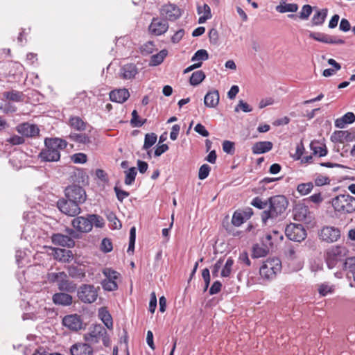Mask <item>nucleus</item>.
<instances>
[{"instance_id":"60","label":"nucleus","mask_w":355,"mask_h":355,"mask_svg":"<svg viewBox=\"0 0 355 355\" xmlns=\"http://www.w3.org/2000/svg\"><path fill=\"white\" fill-rule=\"evenodd\" d=\"M114 190L116 193L117 200L121 202H122L125 198H126L127 197H128L130 196L129 192L121 189L117 186H115L114 187Z\"/></svg>"},{"instance_id":"64","label":"nucleus","mask_w":355,"mask_h":355,"mask_svg":"<svg viewBox=\"0 0 355 355\" xmlns=\"http://www.w3.org/2000/svg\"><path fill=\"white\" fill-rule=\"evenodd\" d=\"M194 130L196 132H198L199 135H200L201 136L205 137H207L209 135V132H208V130L201 123H198L195 126Z\"/></svg>"},{"instance_id":"51","label":"nucleus","mask_w":355,"mask_h":355,"mask_svg":"<svg viewBox=\"0 0 355 355\" xmlns=\"http://www.w3.org/2000/svg\"><path fill=\"white\" fill-rule=\"evenodd\" d=\"M313 11V8L309 4L304 5L302 8V10L300 12L299 17L302 20H306L309 19V16L311 15Z\"/></svg>"},{"instance_id":"15","label":"nucleus","mask_w":355,"mask_h":355,"mask_svg":"<svg viewBox=\"0 0 355 355\" xmlns=\"http://www.w3.org/2000/svg\"><path fill=\"white\" fill-rule=\"evenodd\" d=\"M149 31L155 35H162L168 29V24L164 19L154 17L149 26Z\"/></svg>"},{"instance_id":"46","label":"nucleus","mask_w":355,"mask_h":355,"mask_svg":"<svg viewBox=\"0 0 355 355\" xmlns=\"http://www.w3.org/2000/svg\"><path fill=\"white\" fill-rule=\"evenodd\" d=\"M146 121V119L141 120L136 110L132 112V119L130 123L132 127L139 128L141 127Z\"/></svg>"},{"instance_id":"22","label":"nucleus","mask_w":355,"mask_h":355,"mask_svg":"<svg viewBox=\"0 0 355 355\" xmlns=\"http://www.w3.org/2000/svg\"><path fill=\"white\" fill-rule=\"evenodd\" d=\"M138 73V69L135 64H126L120 69V76L123 79L128 80L135 77Z\"/></svg>"},{"instance_id":"27","label":"nucleus","mask_w":355,"mask_h":355,"mask_svg":"<svg viewBox=\"0 0 355 355\" xmlns=\"http://www.w3.org/2000/svg\"><path fill=\"white\" fill-rule=\"evenodd\" d=\"M273 144L271 141H258L254 144L252 147L253 154H262L270 151L272 148Z\"/></svg>"},{"instance_id":"20","label":"nucleus","mask_w":355,"mask_h":355,"mask_svg":"<svg viewBox=\"0 0 355 355\" xmlns=\"http://www.w3.org/2000/svg\"><path fill=\"white\" fill-rule=\"evenodd\" d=\"M71 355H92L93 348L87 343H76L71 347Z\"/></svg>"},{"instance_id":"49","label":"nucleus","mask_w":355,"mask_h":355,"mask_svg":"<svg viewBox=\"0 0 355 355\" xmlns=\"http://www.w3.org/2000/svg\"><path fill=\"white\" fill-rule=\"evenodd\" d=\"M267 251L260 247L258 244H255L252 247V258H260L263 257L266 255Z\"/></svg>"},{"instance_id":"40","label":"nucleus","mask_w":355,"mask_h":355,"mask_svg":"<svg viewBox=\"0 0 355 355\" xmlns=\"http://www.w3.org/2000/svg\"><path fill=\"white\" fill-rule=\"evenodd\" d=\"M343 265V269L352 273L354 277L355 275V257L347 258Z\"/></svg>"},{"instance_id":"9","label":"nucleus","mask_w":355,"mask_h":355,"mask_svg":"<svg viewBox=\"0 0 355 355\" xmlns=\"http://www.w3.org/2000/svg\"><path fill=\"white\" fill-rule=\"evenodd\" d=\"M286 237L295 242H301L306 237V231L302 224L290 223L285 228Z\"/></svg>"},{"instance_id":"16","label":"nucleus","mask_w":355,"mask_h":355,"mask_svg":"<svg viewBox=\"0 0 355 355\" xmlns=\"http://www.w3.org/2000/svg\"><path fill=\"white\" fill-rule=\"evenodd\" d=\"M51 240L52 243L55 245L67 248H71L75 246V241L73 239L61 233H53L51 236Z\"/></svg>"},{"instance_id":"53","label":"nucleus","mask_w":355,"mask_h":355,"mask_svg":"<svg viewBox=\"0 0 355 355\" xmlns=\"http://www.w3.org/2000/svg\"><path fill=\"white\" fill-rule=\"evenodd\" d=\"M223 150L225 153L230 154V155H234L235 153V146L234 143L229 141V140H225L223 142Z\"/></svg>"},{"instance_id":"58","label":"nucleus","mask_w":355,"mask_h":355,"mask_svg":"<svg viewBox=\"0 0 355 355\" xmlns=\"http://www.w3.org/2000/svg\"><path fill=\"white\" fill-rule=\"evenodd\" d=\"M71 160L75 164H84L87 162V157L85 153H78L71 156Z\"/></svg>"},{"instance_id":"13","label":"nucleus","mask_w":355,"mask_h":355,"mask_svg":"<svg viewBox=\"0 0 355 355\" xmlns=\"http://www.w3.org/2000/svg\"><path fill=\"white\" fill-rule=\"evenodd\" d=\"M71 225L80 233H88L92 230V224L88 214L87 216H75L71 220Z\"/></svg>"},{"instance_id":"1","label":"nucleus","mask_w":355,"mask_h":355,"mask_svg":"<svg viewBox=\"0 0 355 355\" xmlns=\"http://www.w3.org/2000/svg\"><path fill=\"white\" fill-rule=\"evenodd\" d=\"M67 146L66 140L58 137H47L44 139V148L38 157L42 162H55L60 159V150Z\"/></svg>"},{"instance_id":"26","label":"nucleus","mask_w":355,"mask_h":355,"mask_svg":"<svg viewBox=\"0 0 355 355\" xmlns=\"http://www.w3.org/2000/svg\"><path fill=\"white\" fill-rule=\"evenodd\" d=\"M350 132L347 130H336L331 135L330 139L334 143L343 144L345 141H352L353 139H349Z\"/></svg>"},{"instance_id":"61","label":"nucleus","mask_w":355,"mask_h":355,"mask_svg":"<svg viewBox=\"0 0 355 355\" xmlns=\"http://www.w3.org/2000/svg\"><path fill=\"white\" fill-rule=\"evenodd\" d=\"M318 293L322 296H326L327 294L333 292L334 288L327 284H322L318 287Z\"/></svg>"},{"instance_id":"36","label":"nucleus","mask_w":355,"mask_h":355,"mask_svg":"<svg viewBox=\"0 0 355 355\" xmlns=\"http://www.w3.org/2000/svg\"><path fill=\"white\" fill-rule=\"evenodd\" d=\"M69 138L71 141L84 144H89L91 141L89 137L85 133H71Z\"/></svg>"},{"instance_id":"57","label":"nucleus","mask_w":355,"mask_h":355,"mask_svg":"<svg viewBox=\"0 0 355 355\" xmlns=\"http://www.w3.org/2000/svg\"><path fill=\"white\" fill-rule=\"evenodd\" d=\"M210 170L211 168L208 164H202L199 168L198 178L202 180L207 178L209 174Z\"/></svg>"},{"instance_id":"11","label":"nucleus","mask_w":355,"mask_h":355,"mask_svg":"<svg viewBox=\"0 0 355 355\" xmlns=\"http://www.w3.org/2000/svg\"><path fill=\"white\" fill-rule=\"evenodd\" d=\"M319 236L328 243L336 242L340 238V231L338 227L324 226L320 230Z\"/></svg>"},{"instance_id":"31","label":"nucleus","mask_w":355,"mask_h":355,"mask_svg":"<svg viewBox=\"0 0 355 355\" xmlns=\"http://www.w3.org/2000/svg\"><path fill=\"white\" fill-rule=\"evenodd\" d=\"M69 124L72 128L78 131H83L86 128V123L79 116H71Z\"/></svg>"},{"instance_id":"41","label":"nucleus","mask_w":355,"mask_h":355,"mask_svg":"<svg viewBox=\"0 0 355 355\" xmlns=\"http://www.w3.org/2000/svg\"><path fill=\"white\" fill-rule=\"evenodd\" d=\"M135 240H136V228H135V227H132L130 230L129 245H128V248L127 250V252L129 254H131L134 252Z\"/></svg>"},{"instance_id":"59","label":"nucleus","mask_w":355,"mask_h":355,"mask_svg":"<svg viewBox=\"0 0 355 355\" xmlns=\"http://www.w3.org/2000/svg\"><path fill=\"white\" fill-rule=\"evenodd\" d=\"M6 142L9 143L12 146L23 144L25 142L24 137L19 135H12L6 139Z\"/></svg>"},{"instance_id":"19","label":"nucleus","mask_w":355,"mask_h":355,"mask_svg":"<svg viewBox=\"0 0 355 355\" xmlns=\"http://www.w3.org/2000/svg\"><path fill=\"white\" fill-rule=\"evenodd\" d=\"M52 301L55 305L67 306L72 304L73 297L68 293L61 291L53 295Z\"/></svg>"},{"instance_id":"10","label":"nucleus","mask_w":355,"mask_h":355,"mask_svg":"<svg viewBox=\"0 0 355 355\" xmlns=\"http://www.w3.org/2000/svg\"><path fill=\"white\" fill-rule=\"evenodd\" d=\"M159 14L162 19L166 21H174L181 17L182 11L177 5L168 3L161 7Z\"/></svg>"},{"instance_id":"32","label":"nucleus","mask_w":355,"mask_h":355,"mask_svg":"<svg viewBox=\"0 0 355 355\" xmlns=\"http://www.w3.org/2000/svg\"><path fill=\"white\" fill-rule=\"evenodd\" d=\"M23 93L17 90H11L3 93V96L6 99L14 101L21 102L23 101Z\"/></svg>"},{"instance_id":"39","label":"nucleus","mask_w":355,"mask_h":355,"mask_svg":"<svg viewBox=\"0 0 355 355\" xmlns=\"http://www.w3.org/2000/svg\"><path fill=\"white\" fill-rule=\"evenodd\" d=\"M233 264H234L233 259L232 257H229L227 259L223 268H222V270L220 272V276L222 277H230V275L232 272V270Z\"/></svg>"},{"instance_id":"42","label":"nucleus","mask_w":355,"mask_h":355,"mask_svg":"<svg viewBox=\"0 0 355 355\" xmlns=\"http://www.w3.org/2000/svg\"><path fill=\"white\" fill-rule=\"evenodd\" d=\"M313 188V184L312 182L301 183L297 185V191L302 196H305L309 193Z\"/></svg>"},{"instance_id":"3","label":"nucleus","mask_w":355,"mask_h":355,"mask_svg":"<svg viewBox=\"0 0 355 355\" xmlns=\"http://www.w3.org/2000/svg\"><path fill=\"white\" fill-rule=\"evenodd\" d=\"M331 204L335 211L340 214H351L355 211V198L348 193L336 196Z\"/></svg>"},{"instance_id":"17","label":"nucleus","mask_w":355,"mask_h":355,"mask_svg":"<svg viewBox=\"0 0 355 355\" xmlns=\"http://www.w3.org/2000/svg\"><path fill=\"white\" fill-rule=\"evenodd\" d=\"M16 130L23 137H33L39 135L40 129L35 124L22 123L16 127Z\"/></svg>"},{"instance_id":"12","label":"nucleus","mask_w":355,"mask_h":355,"mask_svg":"<svg viewBox=\"0 0 355 355\" xmlns=\"http://www.w3.org/2000/svg\"><path fill=\"white\" fill-rule=\"evenodd\" d=\"M62 324L73 331H78L85 328L82 316L78 314L65 315L62 319Z\"/></svg>"},{"instance_id":"25","label":"nucleus","mask_w":355,"mask_h":355,"mask_svg":"<svg viewBox=\"0 0 355 355\" xmlns=\"http://www.w3.org/2000/svg\"><path fill=\"white\" fill-rule=\"evenodd\" d=\"M58 288L60 291L66 293H73L77 288L76 284L69 279L67 273H65V277H63L60 279L58 284Z\"/></svg>"},{"instance_id":"28","label":"nucleus","mask_w":355,"mask_h":355,"mask_svg":"<svg viewBox=\"0 0 355 355\" xmlns=\"http://www.w3.org/2000/svg\"><path fill=\"white\" fill-rule=\"evenodd\" d=\"M98 318L108 329L113 328V320L111 314L106 307H101L98 311Z\"/></svg>"},{"instance_id":"38","label":"nucleus","mask_w":355,"mask_h":355,"mask_svg":"<svg viewBox=\"0 0 355 355\" xmlns=\"http://www.w3.org/2000/svg\"><path fill=\"white\" fill-rule=\"evenodd\" d=\"M125 177L124 183L126 185H132L135 180L137 175V170L135 167H131L127 171H125Z\"/></svg>"},{"instance_id":"35","label":"nucleus","mask_w":355,"mask_h":355,"mask_svg":"<svg viewBox=\"0 0 355 355\" xmlns=\"http://www.w3.org/2000/svg\"><path fill=\"white\" fill-rule=\"evenodd\" d=\"M298 10V5L297 3H286L280 4L276 6V10L280 13L285 12H295Z\"/></svg>"},{"instance_id":"33","label":"nucleus","mask_w":355,"mask_h":355,"mask_svg":"<svg viewBox=\"0 0 355 355\" xmlns=\"http://www.w3.org/2000/svg\"><path fill=\"white\" fill-rule=\"evenodd\" d=\"M205 73L202 70L194 71L190 77L189 83L192 86H197L205 80Z\"/></svg>"},{"instance_id":"4","label":"nucleus","mask_w":355,"mask_h":355,"mask_svg":"<svg viewBox=\"0 0 355 355\" xmlns=\"http://www.w3.org/2000/svg\"><path fill=\"white\" fill-rule=\"evenodd\" d=\"M282 270V262L277 257L268 258L263 262L259 268L261 277L266 280L275 279Z\"/></svg>"},{"instance_id":"37","label":"nucleus","mask_w":355,"mask_h":355,"mask_svg":"<svg viewBox=\"0 0 355 355\" xmlns=\"http://www.w3.org/2000/svg\"><path fill=\"white\" fill-rule=\"evenodd\" d=\"M157 139V137L155 133L152 132L146 134L144 138V144L142 148L144 150H148L156 143Z\"/></svg>"},{"instance_id":"34","label":"nucleus","mask_w":355,"mask_h":355,"mask_svg":"<svg viewBox=\"0 0 355 355\" xmlns=\"http://www.w3.org/2000/svg\"><path fill=\"white\" fill-rule=\"evenodd\" d=\"M167 54L168 51L166 49H163L160 51L158 53L153 55L150 58V65L157 66L160 64L164 61Z\"/></svg>"},{"instance_id":"43","label":"nucleus","mask_w":355,"mask_h":355,"mask_svg":"<svg viewBox=\"0 0 355 355\" xmlns=\"http://www.w3.org/2000/svg\"><path fill=\"white\" fill-rule=\"evenodd\" d=\"M69 275L72 278L80 279L85 276V272L83 269L77 266H69L68 268Z\"/></svg>"},{"instance_id":"56","label":"nucleus","mask_w":355,"mask_h":355,"mask_svg":"<svg viewBox=\"0 0 355 355\" xmlns=\"http://www.w3.org/2000/svg\"><path fill=\"white\" fill-rule=\"evenodd\" d=\"M251 205L253 207L258 208L259 209H263L266 207L268 203V200L267 201H263L262 199L259 197H255L251 201Z\"/></svg>"},{"instance_id":"29","label":"nucleus","mask_w":355,"mask_h":355,"mask_svg":"<svg viewBox=\"0 0 355 355\" xmlns=\"http://www.w3.org/2000/svg\"><path fill=\"white\" fill-rule=\"evenodd\" d=\"M354 121L355 114L353 112H349L335 121V126L339 128H343L346 124H351Z\"/></svg>"},{"instance_id":"5","label":"nucleus","mask_w":355,"mask_h":355,"mask_svg":"<svg viewBox=\"0 0 355 355\" xmlns=\"http://www.w3.org/2000/svg\"><path fill=\"white\" fill-rule=\"evenodd\" d=\"M99 287L96 288L92 284H82L77 290V297L80 301L85 304L94 302L98 295Z\"/></svg>"},{"instance_id":"30","label":"nucleus","mask_w":355,"mask_h":355,"mask_svg":"<svg viewBox=\"0 0 355 355\" xmlns=\"http://www.w3.org/2000/svg\"><path fill=\"white\" fill-rule=\"evenodd\" d=\"M328 10L324 8L322 10L317 9L311 19L312 26H321L325 21L327 16Z\"/></svg>"},{"instance_id":"63","label":"nucleus","mask_w":355,"mask_h":355,"mask_svg":"<svg viewBox=\"0 0 355 355\" xmlns=\"http://www.w3.org/2000/svg\"><path fill=\"white\" fill-rule=\"evenodd\" d=\"M222 288V284L220 281H215L209 288V294L211 295L218 293Z\"/></svg>"},{"instance_id":"52","label":"nucleus","mask_w":355,"mask_h":355,"mask_svg":"<svg viewBox=\"0 0 355 355\" xmlns=\"http://www.w3.org/2000/svg\"><path fill=\"white\" fill-rule=\"evenodd\" d=\"M65 277L64 272H51L47 274V279L51 283H57L60 282V279L62 277Z\"/></svg>"},{"instance_id":"48","label":"nucleus","mask_w":355,"mask_h":355,"mask_svg":"<svg viewBox=\"0 0 355 355\" xmlns=\"http://www.w3.org/2000/svg\"><path fill=\"white\" fill-rule=\"evenodd\" d=\"M88 216L89 217L92 226L94 225L95 227L100 228L104 226L105 220L103 217L97 214H88Z\"/></svg>"},{"instance_id":"14","label":"nucleus","mask_w":355,"mask_h":355,"mask_svg":"<svg viewBox=\"0 0 355 355\" xmlns=\"http://www.w3.org/2000/svg\"><path fill=\"white\" fill-rule=\"evenodd\" d=\"M309 37L318 42L330 44H343L345 42L343 39L320 32H311Z\"/></svg>"},{"instance_id":"18","label":"nucleus","mask_w":355,"mask_h":355,"mask_svg":"<svg viewBox=\"0 0 355 355\" xmlns=\"http://www.w3.org/2000/svg\"><path fill=\"white\" fill-rule=\"evenodd\" d=\"M106 334L105 329L101 324H95L89 333L85 335V340L87 342L96 343L99 338Z\"/></svg>"},{"instance_id":"8","label":"nucleus","mask_w":355,"mask_h":355,"mask_svg":"<svg viewBox=\"0 0 355 355\" xmlns=\"http://www.w3.org/2000/svg\"><path fill=\"white\" fill-rule=\"evenodd\" d=\"M346 249L341 246H334L326 254V263L329 269L334 268L338 262L343 261L346 254Z\"/></svg>"},{"instance_id":"21","label":"nucleus","mask_w":355,"mask_h":355,"mask_svg":"<svg viewBox=\"0 0 355 355\" xmlns=\"http://www.w3.org/2000/svg\"><path fill=\"white\" fill-rule=\"evenodd\" d=\"M130 97V93L127 89H119L112 90L110 93V99L112 102L123 103Z\"/></svg>"},{"instance_id":"55","label":"nucleus","mask_w":355,"mask_h":355,"mask_svg":"<svg viewBox=\"0 0 355 355\" xmlns=\"http://www.w3.org/2000/svg\"><path fill=\"white\" fill-rule=\"evenodd\" d=\"M103 273L106 277L105 279H110L112 281H116L119 276V273L118 272L111 268L104 269Z\"/></svg>"},{"instance_id":"62","label":"nucleus","mask_w":355,"mask_h":355,"mask_svg":"<svg viewBox=\"0 0 355 355\" xmlns=\"http://www.w3.org/2000/svg\"><path fill=\"white\" fill-rule=\"evenodd\" d=\"M242 110L244 112H250L252 110V109L250 107V105L244 102L243 100H240L238 105L236 106L234 111L239 112V110Z\"/></svg>"},{"instance_id":"50","label":"nucleus","mask_w":355,"mask_h":355,"mask_svg":"<svg viewBox=\"0 0 355 355\" xmlns=\"http://www.w3.org/2000/svg\"><path fill=\"white\" fill-rule=\"evenodd\" d=\"M314 155H318L319 157L326 156L328 153L327 148L324 144L320 146H314L313 143L310 145Z\"/></svg>"},{"instance_id":"47","label":"nucleus","mask_w":355,"mask_h":355,"mask_svg":"<svg viewBox=\"0 0 355 355\" xmlns=\"http://www.w3.org/2000/svg\"><path fill=\"white\" fill-rule=\"evenodd\" d=\"M101 286L105 291H114L118 289V284L116 281L110 279H103L101 282Z\"/></svg>"},{"instance_id":"44","label":"nucleus","mask_w":355,"mask_h":355,"mask_svg":"<svg viewBox=\"0 0 355 355\" xmlns=\"http://www.w3.org/2000/svg\"><path fill=\"white\" fill-rule=\"evenodd\" d=\"M245 221V217L243 216V213H241V211H236L233 214L232 218V223L236 226L239 227Z\"/></svg>"},{"instance_id":"24","label":"nucleus","mask_w":355,"mask_h":355,"mask_svg":"<svg viewBox=\"0 0 355 355\" xmlns=\"http://www.w3.org/2000/svg\"><path fill=\"white\" fill-rule=\"evenodd\" d=\"M219 92L216 89L209 91L204 98V103L207 107H216L219 103Z\"/></svg>"},{"instance_id":"23","label":"nucleus","mask_w":355,"mask_h":355,"mask_svg":"<svg viewBox=\"0 0 355 355\" xmlns=\"http://www.w3.org/2000/svg\"><path fill=\"white\" fill-rule=\"evenodd\" d=\"M55 258L59 261L69 263L73 258L71 250L62 248H53Z\"/></svg>"},{"instance_id":"54","label":"nucleus","mask_w":355,"mask_h":355,"mask_svg":"<svg viewBox=\"0 0 355 355\" xmlns=\"http://www.w3.org/2000/svg\"><path fill=\"white\" fill-rule=\"evenodd\" d=\"M113 246L112 241L108 238H104L101 244V250L105 253L110 252L112 250Z\"/></svg>"},{"instance_id":"45","label":"nucleus","mask_w":355,"mask_h":355,"mask_svg":"<svg viewBox=\"0 0 355 355\" xmlns=\"http://www.w3.org/2000/svg\"><path fill=\"white\" fill-rule=\"evenodd\" d=\"M209 58V54L208 52L205 49H200L198 50L193 57L191 58V61H205L208 60Z\"/></svg>"},{"instance_id":"2","label":"nucleus","mask_w":355,"mask_h":355,"mask_svg":"<svg viewBox=\"0 0 355 355\" xmlns=\"http://www.w3.org/2000/svg\"><path fill=\"white\" fill-rule=\"evenodd\" d=\"M269 209L263 211L261 214L263 223L266 225L269 218H275L283 214L288 207V201L283 195L272 196L268 198Z\"/></svg>"},{"instance_id":"7","label":"nucleus","mask_w":355,"mask_h":355,"mask_svg":"<svg viewBox=\"0 0 355 355\" xmlns=\"http://www.w3.org/2000/svg\"><path fill=\"white\" fill-rule=\"evenodd\" d=\"M64 197L78 203L79 205L83 204L87 200L85 190L78 184H71L67 186L64 189Z\"/></svg>"},{"instance_id":"6","label":"nucleus","mask_w":355,"mask_h":355,"mask_svg":"<svg viewBox=\"0 0 355 355\" xmlns=\"http://www.w3.org/2000/svg\"><path fill=\"white\" fill-rule=\"evenodd\" d=\"M80 205L67 198H61L57 201L58 209L64 214L75 217L81 212Z\"/></svg>"}]
</instances>
